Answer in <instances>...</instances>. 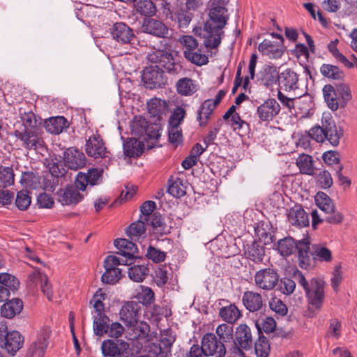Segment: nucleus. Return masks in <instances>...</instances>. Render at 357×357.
Wrapping results in <instances>:
<instances>
[{
  "label": "nucleus",
  "instance_id": "nucleus-49",
  "mask_svg": "<svg viewBox=\"0 0 357 357\" xmlns=\"http://www.w3.org/2000/svg\"><path fill=\"white\" fill-rule=\"evenodd\" d=\"M145 222L146 221L140 216L138 220L130 224L127 228L126 234L131 238L140 237L146 232Z\"/></svg>",
  "mask_w": 357,
  "mask_h": 357
},
{
  "label": "nucleus",
  "instance_id": "nucleus-10",
  "mask_svg": "<svg viewBox=\"0 0 357 357\" xmlns=\"http://www.w3.org/2000/svg\"><path fill=\"white\" fill-rule=\"evenodd\" d=\"M114 245L119 250L117 254L124 257L126 259H122L125 265H131L134 264V259H140L141 257L136 255L138 252V248L135 243L126 239L117 238L114 241Z\"/></svg>",
  "mask_w": 357,
  "mask_h": 357
},
{
  "label": "nucleus",
  "instance_id": "nucleus-24",
  "mask_svg": "<svg viewBox=\"0 0 357 357\" xmlns=\"http://www.w3.org/2000/svg\"><path fill=\"white\" fill-rule=\"evenodd\" d=\"M242 302L245 307L250 312L259 311L263 307L261 295L251 291H246L243 293Z\"/></svg>",
  "mask_w": 357,
  "mask_h": 357
},
{
  "label": "nucleus",
  "instance_id": "nucleus-15",
  "mask_svg": "<svg viewBox=\"0 0 357 357\" xmlns=\"http://www.w3.org/2000/svg\"><path fill=\"white\" fill-rule=\"evenodd\" d=\"M85 151L89 156L94 158L109 157L103 140L98 135H93L86 141Z\"/></svg>",
  "mask_w": 357,
  "mask_h": 357
},
{
  "label": "nucleus",
  "instance_id": "nucleus-12",
  "mask_svg": "<svg viewBox=\"0 0 357 357\" xmlns=\"http://www.w3.org/2000/svg\"><path fill=\"white\" fill-rule=\"evenodd\" d=\"M255 281L258 287L264 290H271L278 283L279 275L274 269L264 268L255 273Z\"/></svg>",
  "mask_w": 357,
  "mask_h": 357
},
{
  "label": "nucleus",
  "instance_id": "nucleus-8",
  "mask_svg": "<svg viewBox=\"0 0 357 357\" xmlns=\"http://www.w3.org/2000/svg\"><path fill=\"white\" fill-rule=\"evenodd\" d=\"M22 142V146L28 150L36 151L43 146V139L39 135L38 130L27 129L15 130L13 134Z\"/></svg>",
  "mask_w": 357,
  "mask_h": 357
},
{
  "label": "nucleus",
  "instance_id": "nucleus-3",
  "mask_svg": "<svg viewBox=\"0 0 357 357\" xmlns=\"http://www.w3.org/2000/svg\"><path fill=\"white\" fill-rule=\"evenodd\" d=\"M225 7L212 6L209 12L210 20L204 27V45L206 47L217 48L222 40V29L227 24L228 17Z\"/></svg>",
  "mask_w": 357,
  "mask_h": 357
},
{
  "label": "nucleus",
  "instance_id": "nucleus-42",
  "mask_svg": "<svg viewBox=\"0 0 357 357\" xmlns=\"http://www.w3.org/2000/svg\"><path fill=\"white\" fill-rule=\"evenodd\" d=\"M151 226L155 232L160 236H163L170 233V229L167 228L164 218L159 213H153L151 217Z\"/></svg>",
  "mask_w": 357,
  "mask_h": 357
},
{
  "label": "nucleus",
  "instance_id": "nucleus-29",
  "mask_svg": "<svg viewBox=\"0 0 357 357\" xmlns=\"http://www.w3.org/2000/svg\"><path fill=\"white\" fill-rule=\"evenodd\" d=\"M144 144L135 138H128L123 144V154L128 158H137L142 154Z\"/></svg>",
  "mask_w": 357,
  "mask_h": 357
},
{
  "label": "nucleus",
  "instance_id": "nucleus-64",
  "mask_svg": "<svg viewBox=\"0 0 357 357\" xmlns=\"http://www.w3.org/2000/svg\"><path fill=\"white\" fill-rule=\"evenodd\" d=\"M146 257L152 260L154 263H160L165 260L166 253L163 251L149 245Z\"/></svg>",
  "mask_w": 357,
  "mask_h": 357
},
{
  "label": "nucleus",
  "instance_id": "nucleus-34",
  "mask_svg": "<svg viewBox=\"0 0 357 357\" xmlns=\"http://www.w3.org/2000/svg\"><path fill=\"white\" fill-rule=\"evenodd\" d=\"M217 105L212 102L211 99L205 100L199 107L197 111V120L200 121V126H205L207 120L210 118L211 114L216 108Z\"/></svg>",
  "mask_w": 357,
  "mask_h": 357
},
{
  "label": "nucleus",
  "instance_id": "nucleus-22",
  "mask_svg": "<svg viewBox=\"0 0 357 357\" xmlns=\"http://www.w3.org/2000/svg\"><path fill=\"white\" fill-rule=\"evenodd\" d=\"M244 254L247 259L255 263L263 261L265 255V248L260 241H254L251 244L244 245Z\"/></svg>",
  "mask_w": 357,
  "mask_h": 357
},
{
  "label": "nucleus",
  "instance_id": "nucleus-11",
  "mask_svg": "<svg viewBox=\"0 0 357 357\" xmlns=\"http://www.w3.org/2000/svg\"><path fill=\"white\" fill-rule=\"evenodd\" d=\"M112 38L123 45L132 44L136 36L133 29L124 22H116L110 28Z\"/></svg>",
  "mask_w": 357,
  "mask_h": 357
},
{
  "label": "nucleus",
  "instance_id": "nucleus-50",
  "mask_svg": "<svg viewBox=\"0 0 357 357\" xmlns=\"http://www.w3.org/2000/svg\"><path fill=\"white\" fill-rule=\"evenodd\" d=\"M316 180L317 186L323 190L329 189L333 183L331 173L326 170H321L313 175Z\"/></svg>",
  "mask_w": 357,
  "mask_h": 357
},
{
  "label": "nucleus",
  "instance_id": "nucleus-52",
  "mask_svg": "<svg viewBox=\"0 0 357 357\" xmlns=\"http://www.w3.org/2000/svg\"><path fill=\"white\" fill-rule=\"evenodd\" d=\"M105 271L102 275L101 281L104 284H114L121 278V270L110 267H104Z\"/></svg>",
  "mask_w": 357,
  "mask_h": 357
},
{
  "label": "nucleus",
  "instance_id": "nucleus-20",
  "mask_svg": "<svg viewBox=\"0 0 357 357\" xmlns=\"http://www.w3.org/2000/svg\"><path fill=\"white\" fill-rule=\"evenodd\" d=\"M289 222L294 226L303 227L309 225V215L301 205L291 208L287 214Z\"/></svg>",
  "mask_w": 357,
  "mask_h": 357
},
{
  "label": "nucleus",
  "instance_id": "nucleus-17",
  "mask_svg": "<svg viewBox=\"0 0 357 357\" xmlns=\"http://www.w3.org/2000/svg\"><path fill=\"white\" fill-rule=\"evenodd\" d=\"M139 305L135 301L127 302L121 307L119 315L127 326H135L139 318Z\"/></svg>",
  "mask_w": 357,
  "mask_h": 357
},
{
  "label": "nucleus",
  "instance_id": "nucleus-16",
  "mask_svg": "<svg viewBox=\"0 0 357 357\" xmlns=\"http://www.w3.org/2000/svg\"><path fill=\"white\" fill-rule=\"evenodd\" d=\"M63 162L68 169L77 170L85 166L86 158L84 153L70 147L64 152Z\"/></svg>",
  "mask_w": 357,
  "mask_h": 357
},
{
  "label": "nucleus",
  "instance_id": "nucleus-61",
  "mask_svg": "<svg viewBox=\"0 0 357 357\" xmlns=\"http://www.w3.org/2000/svg\"><path fill=\"white\" fill-rule=\"evenodd\" d=\"M106 298V294L102 292V289H98L96 293L93 296V307L96 315L93 317L107 316L105 313V305L102 300H105Z\"/></svg>",
  "mask_w": 357,
  "mask_h": 357
},
{
  "label": "nucleus",
  "instance_id": "nucleus-19",
  "mask_svg": "<svg viewBox=\"0 0 357 357\" xmlns=\"http://www.w3.org/2000/svg\"><path fill=\"white\" fill-rule=\"evenodd\" d=\"M48 339L49 334L47 331L40 333L28 348L25 357H43L48 345Z\"/></svg>",
  "mask_w": 357,
  "mask_h": 357
},
{
  "label": "nucleus",
  "instance_id": "nucleus-36",
  "mask_svg": "<svg viewBox=\"0 0 357 357\" xmlns=\"http://www.w3.org/2000/svg\"><path fill=\"white\" fill-rule=\"evenodd\" d=\"M219 315L224 321L232 324L241 317V313L235 304H230L221 307Z\"/></svg>",
  "mask_w": 357,
  "mask_h": 357
},
{
  "label": "nucleus",
  "instance_id": "nucleus-40",
  "mask_svg": "<svg viewBox=\"0 0 357 357\" xmlns=\"http://www.w3.org/2000/svg\"><path fill=\"white\" fill-rule=\"evenodd\" d=\"M296 165L301 174L310 176L314 175V170L317 168L314 166L312 156L307 154H301L296 160Z\"/></svg>",
  "mask_w": 357,
  "mask_h": 357
},
{
  "label": "nucleus",
  "instance_id": "nucleus-7",
  "mask_svg": "<svg viewBox=\"0 0 357 357\" xmlns=\"http://www.w3.org/2000/svg\"><path fill=\"white\" fill-rule=\"evenodd\" d=\"M101 351L103 357H131L130 344L123 340H105L102 342Z\"/></svg>",
  "mask_w": 357,
  "mask_h": 357
},
{
  "label": "nucleus",
  "instance_id": "nucleus-63",
  "mask_svg": "<svg viewBox=\"0 0 357 357\" xmlns=\"http://www.w3.org/2000/svg\"><path fill=\"white\" fill-rule=\"evenodd\" d=\"M48 168L51 176L56 178L63 177L67 173L66 169L67 167L65 166V163L61 161L54 162L52 160L48 163Z\"/></svg>",
  "mask_w": 357,
  "mask_h": 357
},
{
  "label": "nucleus",
  "instance_id": "nucleus-56",
  "mask_svg": "<svg viewBox=\"0 0 357 357\" xmlns=\"http://www.w3.org/2000/svg\"><path fill=\"white\" fill-rule=\"evenodd\" d=\"M216 334L222 342H229L234 340V333L232 326L227 324H220L216 328Z\"/></svg>",
  "mask_w": 357,
  "mask_h": 357
},
{
  "label": "nucleus",
  "instance_id": "nucleus-48",
  "mask_svg": "<svg viewBox=\"0 0 357 357\" xmlns=\"http://www.w3.org/2000/svg\"><path fill=\"white\" fill-rule=\"evenodd\" d=\"M255 326L259 335H263L262 331L268 334L274 332L275 330L276 321L271 317H266L264 319L256 320Z\"/></svg>",
  "mask_w": 357,
  "mask_h": 357
},
{
  "label": "nucleus",
  "instance_id": "nucleus-14",
  "mask_svg": "<svg viewBox=\"0 0 357 357\" xmlns=\"http://www.w3.org/2000/svg\"><path fill=\"white\" fill-rule=\"evenodd\" d=\"M142 29L144 33L158 38L168 37L169 29L160 20L154 18H145L142 22Z\"/></svg>",
  "mask_w": 357,
  "mask_h": 357
},
{
  "label": "nucleus",
  "instance_id": "nucleus-58",
  "mask_svg": "<svg viewBox=\"0 0 357 357\" xmlns=\"http://www.w3.org/2000/svg\"><path fill=\"white\" fill-rule=\"evenodd\" d=\"M336 89L337 93L340 96L339 100L340 107H344L352 98L350 87L347 84L340 83L336 85Z\"/></svg>",
  "mask_w": 357,
  "mask_h": 357
},
{
  "label": "nucleus",
  "instance_id": "nucleus-43",
  "mask_svg": "<svg viewBox=\"0 0 357 357\" xmlns=\"http://www.w3.org/2000/svg\"><path fill=\"white\" fill-rule=\"evenodd\" d=\"M149 268L145 264H135L128 269V276L130 280L136 282H142L149 274Z\"/></svg>",
  "mask_w": 357,
  "mask_h": 357
},
{
  "label": "nucleus",
  "instance_id": "nucleus-23",
  "mask_svg": "<svg viewBox=\"0 0 357 357\" xmlns=\"http://www.w3.org/2000/svg\"><path fill=\"white\" fill-rule=\"evenodd\" d=\"M298 75L292 69L287 68L280 73L278 84L284 91H291L298 89Z\"/></svg>",
  "mask_w": 357,
  "mask_h": 357
},
{
  "label": "nucleus",
  "instance_id": "nucleus-13",
  "mask_svg": "<svg viewBox=\"0 0 357 357\" xmlns=\"http://www.w3.org/2000/svg\"><path fill=\"white\" fill-rule=\"evenodd\" d=\"M281 107L275 98H268L257 108L256 115L261 121H272L280 113Z\"/></svg>",
  "mask_w": 357,
  "mask_h": 357
},
{
  "label": "nucleus",
  "instance_id": "nucleus-59",
  "mask_svg": "<svg viewBox=\"0 0 357 357\" xmlns=\"http://www.w3.org/2000/svg\"><path fill=\"white\" fill-rule=\"evenodd\" d=\"M0 284L3 285L9 289L10 291H15L20 286V282L15 276L7 273H0Z\"/></svg>",
  "mask_w": 357,
  "mask_h": 357
},
{
  "label": "nucleus",
  "instance_id": "nucleus-44",
  "mask_svg": "<svg viewBox=\"0 0 357 357\" xmlns=\"http://www.w3.org/2000/svg\"><path fill=\"white\" fill-rule=\"evenodd\" d=\"M255 351L257 357H268L271 345L268 340L264 335H259L255 342Z\"/></svg>",
  "mask_w": 357,
  "mask_h": 357
},
{
  "label": "nucleus",
  "instance_id": "nucleus-57",
  "mask_svg": "<svg viewBox=\"0 0 357 357\" xmlns=\"http://www.w3.org/2000/svg\"><path fill=\"white\" fill-rule=\"evenodd\" d=\"M183 54L188 61L197 66H201L208 63V58L206 54L189 50H184Z\"/></svg>",
  "mask_w": 357,
  "mask_h": 357
},
{
  "label": "nucleus",
  "instance_id": "nucleus-53",
  "mask_svg": "<svg viewBox=\"0 0 357 357\" xmlns=\"http://www.w3.org/2000/svg\"><path fill=\"white\" fill-rule=\"evenodd\" d=\"M175 339L171 336L161 337L158 343V352L157 354L160 357H167L172 354V347Z\"/></svg>",
  "mask_w": 357,
  "mask_h": 357
},
{
  "label": "nucleus",
  "instance_id": "nucleus-60",
  "mask_svg": "<svg viewBox=\"0 0 357 357\" xmlns=\"http://www.w3.org/2000/svg\"><path fill=\"white\" fill-rule=\"evenodd\" d=\"M278 98L283 107L288 108L290 112L292 109L295 110L296 107H300L302 100L301 97L289 98L280 91L278 93Z\"/></svg>",
  "mask_w": 357,
  "mask_h": 357
},
{
  "label": "nucleus",
  "instance_id": "nucleus-38",
  "mask_svg": "<svg viewBox=\"0 0 357 357\" xmlns=\"http://www.w3.org/2000/svg\"><path fill=\"white\" fill-rule=\"evenodd\" d=\"M320 73L324 77L333 80H342L344 77L343 70L332 64H322L320 67Z\"/></svg>",
  "mask_w": 357,
  "mask_h": 357
},
{
  "label": "nucleus",
  "instance_id": "nucleus-54",
  "mask_svg": "<svg viewBox=\"0 0 357 357\" xmlns=\"http://www.w3.org/2000/svg\"><path fill=\"white\" fill-rule=\"evenodd\" d=\"M20 183L26 188L36 189L40 185V177L33 172H25L21 176Z\"/></svg>",
  "mask_w": 357,
  "mask_h": 357
},
{
  "label": "nucleus",
  "instance_id": "nucleus-37",
  "mask_svg": "<svg viewBox=\"0 0 357 357\" xmlns=\"http://www.w3.org/2000/svg\"><path fill=\"white\" fill-rule=\"evenodd\" d=\"M260 73L261 81L266 87L272 86L279 82L280 74L275 66H265Z\"/></svg>",
  "mask_w": 357,
  "mask_h": 357
},
{
  "label": "nucleus",
  "instance_id": "nucleus-18",
  "mask_svg": "<svg viewBox=\"0 0 357 357\" xmlns=\"http://www.w3.org/2000/svg\"><path fill=\"white\" fill-rule=\"evenodd\" d=\"M23 343L24 337L18 331H12L3 340V343H0V347L13 356L22 347Z\"/></svg>",
  "mask_w": 357,
  "mask_h": 357
},
{
  "label": "nucleus",
  "instance_id": "nucleus-5",
  "mask_svg": "<svg viewBox=\"0 0 357 357\" xmlns=\"http://www.w3.org/2000/svg\"><path fill=\"white\" fill-rule=\"evenodd\" d=\"M309 135L317 142L328 140L332 146H337L343 136V130L341 127H337L333 120L326 119L322 121V126L312 127L309 131Z\"/></svg>",
  "mask_w": 357,
  "mask_h": 357
},
{
  "label": "nucleus",
  "instance_id": "nucleus-62",
  "mask_svg": "<svg viewBox=\"0 0 357 357\" xmlns=\"http://www.w3.org/2000/svg\"><path fill=\"white\" fill-rule=\"evenodd\" d=\"M15 206L20 211H26L31 203V198L26 190H20L17 193Z\"/></svg>",
  "mask_w": 357,
  "mask_h": 357
},
{
  "label": "nucleus",
  "instance_id": "nucleus-47",
  "mask_svg": "<svg viewBox=\"0 0 357 357\" xmlns=\"http://www.w3.org/2000/svg\"><path fill=\"white\" fill-rule=\"evenodd\" d=\"M139 125L142 130L140 132H144L149 139H158L160 137V126L158 123H149L144 119L139 121Z\"/></svg>",
  "mask_w": 357,
  "mask_h": 357
},
{
  "label": "nucleus",
  "instance_id": "nucleus-35",
  "mask_svg": "<svg viewBox=\"0 0 357 357\" xmlns=\"http://www.w3.org/2000/svg\"><path fill=\"white\" fill-rule=\"evenodd\" d=\"M312 222V226L314 229L317 228V225L323 222H326L329 224L337 225L342 222L344 216L341 213H334L331 215H328L325 218H320L317 210H314L311 213Z\"/></svg>",
  "mask_w": 357,
  "mask_h": 357
},
{
  "label": "nucleus",
  "instance_id": "nucleus-28",
  "mask_svg": "<svg viewBox=\"0 0 357 357\" xmlns=\"http://www.w3.org/2000/svg\"><path fill=\"white\" fill-rule=\"evenodd\" d=\"M23 309V302L20 298L7 300L1 307V314L8 319H12L19 314Z\"/></svg>",
  "mask_w": 357,
  "mask_h": 357
},
{
  "label": "nucleus",
  "instance_id": "nucleus-21",
  "mask_svg": "<svg viewBox=\"0 0 357 357\" xmlns=\"http://www.w3.org/2000/svg\"><path fill=\"white\" fill-rule=\"evenodd\" d=\"M84 198L76 188L73 185H68L64 190H60L59 201L62 205H76Z\"/></svg>",
  "mask_w": 357,
  "mask_h": 357
},
{
  "label": "nucleus",
  "instance_id": "nucleus-41",
  "mask_svg": "<svg viewBox=\"0 0 357 357\" xmlns=\"http://www.w3.org/2000/svg\"><path fill=\"white\" fill-rule=\"evenodd\" d=\"M192 17L193 14L192 12L185 10L177 4L174 15L172 17H174L175 20L177 21L179 28H187Z\"/></svg>",
  "mask_w": 357,
  "mask_h": 357
},
{
  "label": "nucleus",
  "instance_id": "nucleus-31",
  "mask_svg": "<svg viewBox=\"0 0 357 357\" xmlns=\"http://www.w3.org/2000/svg\"><path fill=\"white\" fill-rule=\"evenodd\" d=\"M317 206L324 213L328 215L339 213L335 211V205L332 199L325 192L322 191L318 192L314 196Z\"/></svg>",
  "mask_w": 357,
  "mask_h": 357
},
{
  "label": "nucleus",
  "instance_id": "nucleus-30",
  "mask_svg": "<svg viewBox=\"0 0 357 357\" xmlns=\"http://www.w3.org/2000/svg\"><path fill=\"white\" fill-rule=\"evenodd\" d=\"M136 13L145 17H152L155 15L157 8L152 0H130Z\"/></svg>",
  "mask_w": 357,
  "mask_h": 357
},
{
  "label": "nucleus",
  "instance_id": "nucleus-6",
  "mask_svg": "<svg viewBox=\"0 0 357 357\" xmlns=\"http://www.w3.org/2000/svg\"><path fill=\"white\" fill-rule=\"evenodd\" d=\"M253 339L250 328L245 324H241L234 331V338L231 349L236 355H243L244 351H249L252 348Z\"/></svg>",
  "mask_w": 357,
  "mask_h": 357
},
{
  "label": "nucleus",
  "instance_id": "nucleus-32",
  "mask_svg": "<svg viewBox=\"0 0 357 357\" xmlns=\"http://www.w3.org/2000/svg\"><path fill=\"white\" fill-rule=\"evenodd\" d=\"M21 120L22 121V129L38 130V127L42 123V119L40 116H37L33 112H22L20 109Z\"/></svg>",
  "mask_w": 357,
  "mask_h": 357
},
{
  "label": "nucleus",
  "instance_id": "nucleus-9",
  "mask_svg": "<svg viewBox=\"0 0 357 357\" xmlns=\"http://www.w3.org/2000/svg\"><path fill=\"white\" fill-rule=\"evenodd\" d=\"M201 348L208 356L216 355L215 357H225L226 348L224 343L219 341L212 333L205 334L201 340Z\"/></svg>",
  "mask_w": 357,
  "mask_h": 357
},
{
  "label": "nucleus",
  "instance_id": "nucleus-46",
  "mask_svg": "<svg viewBox=\"0 0 357 357\" xmlns=\"http://www.w3.org/2000/svg\"><path fill=\"white\" fill-rule=\"evenodd\" d=\"M228 121L229 124L234 131H238L241 136L245 135L249 132V124L243 120L237 113L234 114Z\"/></svg>",
  "mask_w": 357,
  "mask_h": 357
},
{
  "label": "nucleus",
  "instance_id": "nucleus-27",
  "mask_svg": "<svg viewBox=\"0 0 357 357\" xmlns=\"http://www.w3.org/2000/svg\"><path fill=\"white\" fill-rule=\"evenodd\" d=\"M46 130L52 134L58 135L69 127L67 119L62 116L50 117L44 122Z\"/></svg>",
  "mask_w": 357,
  "mask_h": 357
},
{
  "label": "nucleus",
  "instance_id": "nucleus-33",
  "mask_svg": "<svg viewBox=\"0 0 357 357\" xmlns=\"http://www.w3.org/2000/svg\"><path fill=\"white\" fill-rule=\"evenodd\" d=\"M322 91L328 107L332 111H336L340 106V102L337 98V89H335L331 84H326L323 87Z\"/></svg>",
  "mask_w": 357,
  "mask_h": 357
},
{
  "label": "nucleus",
  "instance_id": "nucleus-2",
  "mask_svg": "<svg viewBox=\"0 0 357 357\" xmlns=\"http://www.w3.org/2000/svg\"><path fill=\"white\" fill-rule=\"evenodd\" d=\"M293 276L305 291L309 305L307 316L309 317H314L320 311L324 303V281L314 278L308 282L302 272L298 269L294 272Z\"/></svg>",
  "mask_w": 357,
  "mask_h": 357
},
{
  "label": "nucleus",
  "instance_id": "nucleus-1",
  "mask_svg": "<svg viewBox=\"0 0 357 357\" xmlns=\"http://www.w3.org/2000/svg\"><path fill=\"white\" fill-rule=\"evenodd\" d=\"M149 59L156 65L147 66L142 71V81L146 89L162 88L167 84V78L162 69L172 75H177L183 70L176 54L174 56L172 52L159 50L149 54Z\"/></svg>",
  "mask_w": 357,
  "mask_h": 357
},
{
  "label": "nucleus",
  "instance_id": "nucleus-51",
  "mask_svg": "<svg viewBox=\"0 0 357 357\" xmlns=\"http://www.w3.org/2000/svg\"><path fill=\"white\" fill-rule=\"evenodd\" d=\"M311 264L316 259L320 261L329 262L332 260L331 251L323 246L316 245L313 252L310 251Z\"/></svg>",
  "mask_w": 357,
  "mask_h": 357
},
{
  "label": "nucleus",
  "instance_id": "nucleus-55",
  "mask_svg": "<svg viewBox=\"0 0 357 357\" xmlns=\"http://www.w3.org/2000/svg\"><path fill=\"white\" fill-rule=\"evenodd\" d=\"M14 172L12 167L0 166V188H6L14 183Z\"/></svg>",
  "mask_w": 357,
  "mask_h": 357
},
{
  "label": "nucleus",
  "instance_id": "nucleus-26",
  "mask_svg": "<svg viewBox=\"0 0 357 357\" xmlns=\"http://www.w3.org/2000/svg\"><path fill=\"white\" fill-rule=\"evenodd\" d=\"M29 279L36 284H40L43 293L47 296L49 301L53 298L52 285L49 283L47 276L39 270H36L29 275Z\"/></svg>",
  "mask_w": 357,
  "mask_h": 357
},
{
  "label": "nucleus",
  "instance_id": "nucleus-25",
  "mask_svg": "<svg viewBox=\"0 0 357 357\" xmlns=\"http://www.w3.org/2000/svg\"><path fill=\"white\" fill-rule=\"evenodd\" d=\"M283 46V45H280L278 43H274L269 40L265 39L259 45L258 50L270 59H278L284 53Z\"/></svg>",
  "mask_w": 357,
  "mask_h": 357
},
{
  "label": "nucleus",
  "instance_id": "nucleus-39",
  "mask_svg": "<svg viewBox=\"0 0 357 357\" xmlns=\"http://www.w3.org/2000/svg\"><path fill=\"white\" fill-rule=\"evenodd\" d=\"M178 93L182 96H191L197 91V85L189 77L179 79L176 84Z\"/></svg>",
  "mask_w": 357,
  "mask_h": 357
},
{
  "label": "nucleus",
  "instance_id": "nucleus-4",
  "mask_svg": "<svg viewBox=\"0 0 357 357\" xmlns=\"http://www.w3.org/2000/svg\"><path fill=\"white\" fill-rule=\"evenodd\" d=\"M310 245V242L307 238L296 241L292 237L288 236L278 241L277 250L284 257L290 256L294 251H297L299 266L307 269L311 266Z\"/></svg>",
  "mask_w": 357,
  "mask_h": 357
},
{
  "label": "nucleus",
  "instance_id": "nucleus-45",
  "mask_svg": "<svg viewBox=\"0 0 357 357\" xmlns=\"http://www.w3.org/2000/svg\"><path fill=\"white\" fill-rule=\"evenodd\" d=\"M109 321V318L107 316L93 317V328L95 335L102 336L107 333Z\"/></svg>",
  "mask_w": 357,
  "mask_h": 357
}]
</instances>
